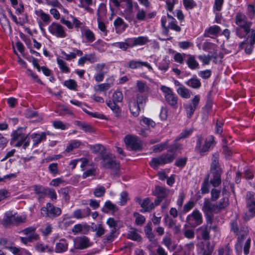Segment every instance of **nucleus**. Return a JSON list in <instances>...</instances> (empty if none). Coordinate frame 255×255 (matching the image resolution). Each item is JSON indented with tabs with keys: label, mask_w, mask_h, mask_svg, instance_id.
<instances>
[{
	"label": "nucleus",
	"mask_w": 255,
	"mask_h": 255,
	"mask_svg": "<svg viewBox=\"0 0 255 255\" xmlns=\"http://www.w3.org/2000/svg\"><path fill=\"white\" fill-rule=\"evenodd\" d=\"M24 130L22 128H18L11 133V144L17 147L23 145L24 149L29 146L30 139L27 138L28 134L25 133Z\"/></svg>",
	"instance_id": "1"
},
{
	"label": "nucleus",
	"mask_w": 255,
	"mask_h": 255,
	"mask_svg": "<svg viewBox=\"0 0 255 255\" xmlns=\"http://www.w3.org/2000/svg\"><path fill=\"white\" fill-rule=\"evenodd\" d=\"M101 164L103 167L110 169L116 174L120 168L119 163L116 160L115 156L110 152L102 153L101 156Z\"/></svg>",
	"instance_id": "2"
},
{
	"label": "nucleus",
	"mask_w": 255,
	"mask_h": 255,
	"mask_svg": "<svg viewBox=\"0 0 255 255\" xmlns=\"http://www.w3.org/2000/svg\"><path fill=\"white\" fill-rule=\"evenodd\" d=\"M175 156L173 153H166L156 158H153L150 161V165L156 169L158 166L172 162L175 159Z\"/></svg>",
	"instance_id": "3"
},
{
	"label": "nucleus",
	"mask_w": 255,
	"mask_h": 255,
	"mask_svg": "<svg viewBox=\"0 0 255 255\" xmlns=\"http://www.w3.org/2000/svg\"><path fill=\"white\" fill-rule=\"evenodd\" d=\"M160 89L164 93L166 102L173 108L176 109L178 108V97L174 93L173 90L165 86H161Z\"/></svg>",
	"instance_id": "4"
},
{
	"label": "nucleus",
	"mask_w": 255,
	"mask_h": 255,
	"mask_svg": "<svg viewBox=\"0 0 255 255\" xmlns=\"http://www.w3.org/2000/svg\"><path fill=\"white\" fill-rule=\"evenodd\" d=\"M41 214L43 217L52 219L59 216L61 214V210L60 208L55 207L52 204L48 203L46 207L41 208Z\"/></svg>",
	"instance_id": "5"
},
{
	"label": "nucleus",
	"mask_w": 255,
	"mask_h": 255,
	"mask_svg": "<svg viewBox=\"0 0 255 255\" xmlns=\"http://www.w3.org/2000/svg\"><path fill=\"white\" fill-rule=\"evenodd\" d=\"M200 96L195 95L191 100V103L184 105V108L188 118L190 119L195 110L199 108Z\"/></svg>",
	"instance_id": "6"
},
{
	"label": "nucleus",
	"mask_w": 255,
	"mask_h": 255,
	"mask_svg": "<svg viewBox=\"0 0 255 255\" xmlns=\"http://www.w3.org/2000/svg\"><path fill=\"white\" fill-rule=\"evenodd\" d=\"M255 43V29L251 31V35L248 36V38L241 42L239 46L240 49L245 48V52L250 54L253 50L254 45Z\"/></svg>",
	"instance_id": "7"
},
{
	"label": "nucleus",
	"mask_w": 255,
	"mask_h": 255,
	"mask_svg": "<svg viewBox=\"0 0 255 255\" xmlns=\"http://www.w3.org/2000/svg\"><path fill=\"white\" fill-rule=\"evenodd\" d=\"M49 32L57 38H63L67 36L65 28L60 24L52 22L48 28Z\"/></svg>",
	"instance_id": "8"
},
{
	"label": "nucleus",
	"mask_w": 255,
	"mask_h": 255,
	"mask_svg": "<svg viewBox=\"0 0 255 255\" xmlns=\"http://www.w3.org/2000/svg\"><path fill=\"white\" fill-rule=\"evenodd\" d=\"M202 141L203 138L201 136L198 137L196 147L201 153L206 152L209 150L214 142V137L210 136L207 137L203 145H202Z\"/></svg>",
	"instance_id": "9"
},
{
	"label": "nucleus",
	"mask_w": 255,
	"mask_h": 255,
	"mask_svg": "<svg viewBox=\"0 0 255 255\" xmlns=\"http://www.w3.org/2000/svg\"><path fill=\"white\" fill-rule=\"evenodd\" d=\"M202 222V214L198 210H194L186 218V222L189 226L192 227H196L201 224Z\"/></svg>",
	"instance_id": "10"
},
{
	"label": "nucleus",
	"mask_w": 255,
	"mask_h": 255,
	"mask_svg": "<svg viewBox=\"0 0 255 255\" xmlns=\"http://www.w3.org/2000/svg\"><path fill=\"white\" fill-rule=\"evenodd\" d=\"M125 142L127 147L131 150H139L141 148L140 140L137 136L128 135L125 137Z\"/></svg>",
	"instance_id": "11"
},
{
	"label": "nucleus",
	"mask_w": 255,
	"mask_h": 255,
	"mask_svg": "<svg viewBox=\"0 0 255 255\" xmlns=\"http://www.w3.org/2000/svg\"><path fill=\"white\" fill-rule=\"evenodd\" d=\"M74 246L75 249L84 250L91 247L93 245L88 237L82 236L76 237L74 241Z\"/></svg>",
	"instance_id": "12"
},
{
	"label": "nucleus",
	"mask_w": 255,
	"mask_h": 255,
	"mask_svg": "<svg viewBox=\"0 0 255 255\" xmlns=\"http://www.w3.org/2000/svg\"><path fill=\"white\" fill-rule=\"evenodd\" d=\"M236 24L247 31L248 29H251L252 22L248 20L245 14L238 12L236 15Z\"/></svg>",
	"instance_id": "13"
},
{
	"label": "nucleus",
	"mask_w": 255,
	"mask_h": 255,
	"mask_svg": "<svg viewBox=\"0 0 255 255\" xmlns=\"http://www.w3.org/2000/svg\"><path fill=\"white\" fill-rule=\"evenodd\" d=\"M223 184H225V183ZM222 197L216 204L219 210L225 209L229 205L230 192L227 190L225 185L222 189Z\"/></svg>",
	"instance_id": "14"
},
{
	"label": "nucleus",
	"mask_w": 255,
	"mask_h": 255,
	"mask_svg": "<svg viewBox=\"0 0 255 255\" xmlns=\"http://www.w3.org/2000/svg\"><path fill=\"white\" fill-rule=\"evenodd\" d=\"M219 155L216 153L213 155L210 166L211 175H220L222 173V170L219 163Z\"/></svg>",
	"instance_id": "15"
},
{
	"label": "nucleus",
	"mask_w": 255,
	"mask_h": 255,
	"mask_svg": "<svg viewBox=\"0 0 255 255\" xmlns=\"http://www.w3.org/2000/svg\"><path fill=\"white\" fill-rule=\"evenodd\" d=\"M135 201L142 207V209L140 211L141 212H149L154 208L153 203L150 202V200L149 198H145L143 199L136 198Z\"/></svg>",
	"instance_id": "16"
},
{
	"label": "nucleus",
	"mask_w": 255,
	"mask_h": 255,
	"mask_svg": "<svg viewBox=\"0 0 255 255\" xmlns=\"http://www.w3.org/2000/svg\"><path fill=\"white\" fill-rule=\"evenodd\" d=\"M202 210L206 215L213 213H217L219 210L216 204L212 203L208 198L204 199Z\"/></svg>",
	"instance_id": "17"
},
{
	"label": "nucleus",
	"mask_w": 255,
	"mask_h": 255,
	"mask_svg": "<svg viewBox=\"0 0 255 255\" xmlns=\"http://www.w3.org/2000/svg\"><path fill=\"white\" fill-rule=\"evenodd\" d=\"M50 134L49 131L42 132L41 133H32L30 137L32 139L33 146H37L41 142L46 140V136Z\"/></svg>",
	"instance_id": "18"
},
{
	"label": "nucleus",
	"mask_w": 255,
	"mask_h": 255,
	"mask_svg": "<svg viewBox=\"0 0 255 255\" xmlns=\"http://www.w3.org/2000/svg\"><path fill=\"white\" fill-rule=\"evenodd\" d=\"M128 66L132 69H140L143 66L148 68L149 71H152V66L147 62L142 61L140 60H132L128 62Z\"/></svg>",
	"instance_id": "19"
},
{
	"label": "nucleus",
	"mask_w": 255,
	"mask_h": 255,
	"mask_svg": "<svg viewBox=\"0 0 255 255\" xmlns=\"http://www.w3.org/2000/svg\"><path fill=\"white\" fill-rule=\"evenodd\" d=\"M114 25L115 27L116 33L118 34L123 33L128 26V25L120 17L115 19Z\"/></svg>",
	"instance_id": "20"
},
{
	"label": "nucleus",
	"mask_w": 255,
	"mask_h": 255,
	"mask_svg": "<svg viewBox=\"0 0 255 255\" xmlns=\"http://www.w3.org/2000/svg\"><path fill=\"white\" fill-rule=\"evenodd\" d=\"M186 63L188 68L192 70L199 69L200 67L199 63L197 61L196 56L194 55L188 54Z\"/></svg>",
	"instance_id": "21"
},
{
	"label": "nucleus",
	"mask_w": 255,
	"mask_h": 255,
	"mask_svg": "<svg viewBox=\"0 0 255 255\" xmlns=\"http://www.w3.org/2000/svg\"><path fill=\"white\" fill-rule=\"evenodd\" d=\"M221 29L218 25H214L206 28L204 33V36L210 37L211 35L217 36L221 32Z\"/></svg>",
	"instance_id": "22"
},
{
	"label": "nucleus",
	"mask_w": 255,
	"mask_h": 255,
	"mask_svg": "<svg viewBox=\"0 0 255 255\" xmlns=\"http://www.w3.org/2000/svg\"><path fill=\"white\" fill-rule=\"evenodd\" d=\"M151 225V223L150 222H148L144 227V231L146 237L148 238L149 242L152 243H155L156 242V240L155 239V235L152 232Z\"/></svg>",
	"instance_id": "23"
},
{
	"label": "nucleus",
	"mask_w": 255,
	"mask_h": 255,
	"mask_svg": "<svg viewBox=\"0 0 255 255\" xmlns=\"http://www.w3.org/2000/svg\"><path fill=\"white\" fill-rule=\"evenodd\" d=\"M90 213L91 210L89 208L83 210L77 209L73 212V216L76 219H81L88 217Z\"/></svg>",
	"instance_id": "24"
},
{
	"label": "nucleus",
	"mask_w": 255,
	"mask_h": 255,
	"mask_svg": "<svg viewBox=\"0 0 255 255\" xmlns=\"http://www.w3.org/2000/svg\"><path fill=\"white\" fill-rule=\"evenodd\" d=\"M81 33L82 36L86 38L88 42H93L96 39L95 34L89 28L82 29Z\"/></svg>",
	"instance_id": "25"
},
{
	"label": "nucleus",
	"mask_w": 255,
	"mask_h": 255,
	"mask_svg": "<svg viewBox=\"0 0 255 255\" xmlns=\"http://www.w3.org/2000/svg\"><path fill=\"white\" fill-rule=\"evenodd\" d=\"M154 193L157 197L163 199L169 194V190L164 187L156 186L155 188Z\"/></svg>",
	"instance_id": "26"
},
{
	"label": "nucleus",
	"mask_w": 255,
	"mask_h": 255,
	"mask_svg": "<svg viewBox=\"0 0 255 255\" xmlns=\"http://www.w3.org/2000/svg\"><path fill=\"white\" fill-rule=\"evenodd\" d=\"M68 243L65 239H61L56 245L55 252L58 253H62L67 251Z\"/></svg>",
	"instance_id": "27"
},
{
	"label": "nucleus",
	"mask_w": 255,
	"mask_h": 255,
	"mask_svg": "<svg viewBox=\"0 0 255 255\" xmlns=\"http://www.w3.org/2000/svg\"><path fill=\"white\" fill-rule=\"evenodd\" d=\"M172 53H174L173 59L175 62H177L180 64H183L184 60L187 58V55L188 54L184 53H179L176 52L174 50H171Z\"/></svg>",
	"instance_id": "28"
},
{
	"label": "nucleus",
	"mask_w": 255,
	"mask_h": 255,
	"mask_svg": "<svg viewBox=\"0 0 255 255\" xmlns=\"http://www.w3.org/2000/svg\"><path fill=\"white\" fill-rule=\"evenodd\" d=\"M185 84L193 89H199L201 86V83L196 77H193L185 81Z\"/></svg>",
	"instance_id": "29"
},
{
	"label": "nucleus",
	"mask_w": 255,
	"mask_h": 255,
	"mask_svg": "<svg viewBox=\"0 0 255 255\" xmlns=\"http://www.w3.org/2000/svg\"><path fill=\"white\" fill-rule=\"evenodd\" d=\"M147 100V97L146 95L138 94L136 95V99L132 101L135 102L141 108H143Z\"/></svg>",
	"instance_id": "30"
},
{
	"label": "nucleus",
	"mask_w": 255,
	"mask_h": 255,
	"mask_svg": "<svg viewBox=\"0 0 255 255\" xmlns=\"http://www.w3.org/2000/svg\"><path fill=\"white\" fill-rule=\"evenodd\" d=\"M198 58L202 62L203 65H209L211 60L214 58H217V54L208 55L202 54L198 55Z\"/></svg>",
	"instance_id": "31"
},
{
	"label": "nucleus",
	"mask_w": 255,
	"mask_h": 255,
	"mask_svg": "<svg viewBox=\"0 0 255 255\" xmlns=\"http://www.w3.org/2000/svg\"><path fill=\"white\" fill-rule=\"evenodd\" d=\"M116 229H111L109 234L106 235L103 239V242L104 244L110 243L114 241L117 237Z\"/></svg>",
	"instance_id": "32"
},
{
	"label": "nucleus",
	"mask_w": 255,
	"mask_h": 255,
	"mask_svg": "<svg viewBox=\"0 0 255 255\" xmlns=\"http://www.w3.org/2000/svg\"><path fill=\"white\" fill-rule=\"evenodd\" d=\"M177 92L178 94L183 98L189 99L191 96L190 90L183 85H181V86L177 89Z\"/></svg>",
	"instance_id": "33"
},
{
	"label": "nucleus",
	"mask_w": 255,
	"mask_h": 255,
	"mask_svg": "<svg viewBox=\"0 0 255 255\" xmlns=\"http://www.w3.org/2000/svg\"><path fill=\"white\" fill-rule=\"evenodd\" d=\"M129 107L131 113L134 117H135L139 115L140 110L142 109L140 106L136 104L135 103L132 101L129 103Z\"/></svg>",
	"instance_id": "34"
},
{
	"label": "nucleus",
	"mask_w": 255,
	"mask_h": 255,
	"mask_svg": "<svg viewBox=\"0 0 255 255\" xmlns=\"http://www.w3.org/2000/svg\"><path fill=\"white\" fill-rule=\"evenodd\" d=\"M253 29H255L253 28ZM253 29H249L246 31L245 30V29H243L241 27H237L236 29V35L240 38H243L245 37L246 36H249L251 35V31Z\"/></svg>",
	"instance_id": "35"
},
{
	"label": "nucleus",
	"mask_w": 255,
	"mask_h": 255,
	"mask_svg": "<svg viewBox=\"0 0 255 255\" xmlns=\"http://www.w3.org/2000/svg\"><path fill=\"white\" fill-rule=\"evenodd\" d=\"M81 144V141L77 140L74 139L71 140L70 143L67 146L66 149L65 151L67 152H69L71 151L74 149L77 148L79 147Z\"/></svg>",
	"instance_id": "36"
},
{
	"label": "nucleus",
	"mask_w": 255,
	"mask_h": 255,
	"mask_svg": "<svg viewBox=\"0 0 255 255\" xmlns=\"http://www.w3.org/2000/svg\"><path fill=\"white\" fill-rule=\"evenodd\" d=\"M57 63L62 72L65 73H68L70 72L69 68L67 66L66 63L63 60L60 58H57Z\"/></svg>",
	"instance_id": "37"
},
{
	"label": "nucleus",
	"mask_w": 255,
	"mask_h": 255,
	"mask_svg": "<svg viewBox=\"0 0 255 255\" xmlns=\"http://www.w3.org/2000/svg\"><path fill=\"white\" fill-rule=\"evenodd\" d=\"M35 14L41 18L42 21L45 23L50 21V15L45 13L42 9H37L35 11Z\"/></svg>",
	"instance_id": "38"
},
{
	"label": "nucleus",
	"mask_w": 255,
	"mask_h": 255,
	"mask_svg": "<svg viewBox=\"0 0 255 255\" xmlns=\"http://www.w3.org/2000/svg\"><path fill=\"white\" fill-rule=\"evenodd\" d=\"M202 238L204 240H208L210 239V229L207 226H202L199 229Z\"/></svg>",
	"instance_id": "39"
},
{
	"label": "nucleus",
	"mask_w": 255,
	"mask_h": 255,
	"mask_svg": "<svg viewBox=\"0 0 255 255\" xmlns=\"http://www.w3.org/2000/svg\"><path fill=\"white\" fill-rule=\"evenodd\" d=\"M170 61L166 58L162 59L158 65L159 70L166 72L169 69Z\"/></svg>",
	"instance_id": "40"
},
{
	"label": "nucleus",
	"mask_w": 255,
	"mask_h": 255,
	"mask_svg": "<svg viewBox=\"0 0 255 255\" xmlns=\"http://www.w3.org/2000/svg\"><path fill=\"white\" fill-rule=\"evenodd\" d=\"M210 183L214 187L219 186L221 183V177L220 175H211Z\"/></svg>",
	"instance_id": "41"
},
{
	"label": "nucleus",
	"mask_w": 255,
	"mask_h": 255,
	"mask_svg": "<svg viewBox=\"0 0 255 255\" xmlns=\"http://www.w3.org/2000/svg\"><path fill=\"white\" fill-rule=\"evenodd\" d=\"M128 238L133 241L139 242L141 240V236L135 231H130L128 234Z\"/></svg>",
	"instance_id": "42"
},
{
	"label": "nucleus",
	"mask_w": 255,
	"mask_h": 255,
	"mask_svg": "<svg viewBox=\"0 0 255 255\" xmlns=\"http://www.w3.org/2000/svg\"><path fill=\"white\" fill-rule=\"evenodd\" d=\"M52 125L55 128L61 130H65L68 128L69 127L68 125L65 124L60 121H55L53 122Z\"/></svg>",
	"instance_id": "43"
},
{
	"label": "nucleus",
	"mask_w": 255,
	"mask_h": 255,
	"mask_svg": "<svg viewBox=\"0 0 255 255\" xmlns=\"http://www.w3.org/2000/svg\"><path fill=\"white\" fill-rule=\"evenodd\" d=\"M168 143V140H166L163 143L154 145L153 146V151L154 152H159L162 151L167 147Z\"/></svg>",
	"instance_id": "44"
},
{
	"label": "nucleus",
	"mask_w": 255,
	"mask_h": 255,
	"mask_svg": "<svg viewBox=\"0 0 255 255\" xmlns=\"http://www.w3.org/2000/svg\"><path fill=\"white\" fill-rule=\"evenodd\" d=\"M98 28L102 32V35L106 36L107 35V30L106 26L104 22L102 21V18H97Z\"/></svg>",
	"instance_id": "45"
},
{
	"label": "nucleus",
	"mask_w": 255,
	"mask_h": 255,
	"mask_svg": "<svg viewBox=\"0 0 255 255\" xmlns=\"http://www.w3.org/2000/svg\"><path fill=\"white\" fill-rule=\"evenodd\" d=\"M136 86L138 91L140 93L147 92L149 90V88L147 85L145 83L140 81H137Z\"/></svg>",
	"instance_id": "46"
},
{
	"label": "nucleus",
	"mask_w": 255,
	"mask_h": 255,
	"mask_svg": "<svg viewBox=\"0 0 255 255\" xmlns=\"http://www.w3.org/2000/svg\"><path fill=\"white\" fill-rule=\"evenodd\" d=\"M247 204L249 211L251 215H250V217H247L246 218V219L249 220L250 218H252L255 215V202H253V201H250V202H248Z\"/></svg>",
	"instance_id": "47"
},
{
	"label": "nucleus",
	"mask_w": 255,
	"mask_h": 255,
	"mask_svg": "<svg viewBox=\"0 0 255 255\" xmlns=\"http://www.w3.org/2000/svg\"><path fill=\"white\" fill-rule=\"evenodd\" d=\"M107 11L106 6L104 3H101L97 10L98 18H102L105 15Z\"/></svg>",
	"instance_id": "48"
},
{
	"label": "nucleus",
	"mask_w": 255,
	"mask_h": 255,
	"mask_svg": "<svg viewBox=\"0 0 255 255\" xmlns=\"http://www.w3.org/2000/svg\"><path fill=\"white\" fill-rule=\"evenodd\" d=\"M183 3L186 9H192L197 5L194 0H183Z\"/></svg>",
	"instance_id": "49"
},
{
	"label": "nucleus",
	"mask_w": 255,
	"mask_h": 255,
	"mask_svg": "<svg viewBox=\"0 0 255 255\" xmlns=\"http://www.w3.org/2000/svg\"><path fill=\"white\" fill-rule=\"evenodd\" d=\"M164 219L165 223L170 229L173 228V227L175 226V225L176 224V220L172 219L167 215L164 217Z\"/></svg>",
	"instance_id": "50"
},
{
	"label": "nucleus",
	"mask_w": 255,
	"mask_h": 255,
	"mask_svg": "<svg viewBox=\"0 0 255 255\" xmlns=\"http://www.w3.org/2000/svg\"><path fill=\"white\" fill-rule=\"evenodd\" d=\"M148 41L149 39L147 36H140L135 37V42H136V46L144 45Z\"/></svg>",
	"instance_id": "51"
},
{
	"label": "nucleus",
	"mask_w": 255,
	"mask_h": 255,
	"mask_svg": "<svg viewBox=\"0 0 255 255\" xmlns=\"http://www.w3.org/2000/svg\"><path fill=\"white\" fill-rule=\"evenodd\" d=\"M123 99V95L121 91L116 90L113 95V100L114 102H121Z\"/></svg>",
	"instance_id": "52"
},
{
	"label": "nucleus",
	"mask_w": 255,
	"mask_h": 255,
	"mask_svg": "<svg viewBox=\"0 0 255 255\" xmlns=\"http://www.w3.org/2000/svg\"><path fill=\"white\" fill-rule=\"evenodd\" d=\"M133 216L135 218V223L137 225H142L145 221V218L142 215L138 213H134Z\"/></svg>",
	"instance_id": "53"
},
{
	"label": "nucleus",
	"mask_w": 255,
	"mask_h": 255,
	"mask_svg": "<svg viewBox=\"0 0 255 255\" xmlns=\"http://www.w3.org/2000/svg\"><path fill=\"white\" fill-rule=\"evenodd\" d=\"M77 126H79L85 132H91L92 131L91 127L90 125L80 121H77Z\"/></svg>",
	"instance_id": "54"
},
{
	"label": "nucleus",
	"mask_w": 255,
	"mask_h": 255,
	"mask_svg": "<svg viewBox=\"0 0 255 255\" xmlns=\"http://www.w3.org/2000/svg\"><path fill=\"white\" fill-rule=\"evenodd\" d=\"M167 28L177 32H180L181 31V28L177 24L176 20H173L168 22Z\"/></svg>",
	"instance_id": "55"
},
{
	"label": "nucleus",
	"mask_w": 255,
	"mask_h": 255,
	"mask_svg": "<svg viewBox=\"0 0 255 255\" xmlns=\"http://www.w3.org/2000/svg\"><path fill=\"white\" fill-rule=\"evenodd\" d=\"M64 85L69 89L72 90H76V88L77 87L76 81L73 79L65 81L64 82Z\"/></svg>",
	"instance_id": "56"
},
{
	"label": "nucleus",
	"mask_w": 255,
	"mask_h": 255,
	"mask_svg": "<svg viewBox=\"0 0 255 255\" xmlns=\"http://www.w3.org/2000/svg\"><path fill=\"white\" fill-rule=\"evenodd\" d=\"M166 9L172 12L174 8L175 4H177L178 2V0H166Z\"/></svg>",
	"instance_id": "57"
},
{
	"label": "nucleus",
	"mask_w": 255,
	"mask_h": 255,
	"mask_svg": "<svg viewBox=\"0 0 255 255\" xmlns=\"http://www.w3.org/2000/svg\"><path fill=\"white\" fill-rule=\"evenodd\" d=\"M105 191L104 186H98L95 189L94 194L96 197H101L105 194Z\"/></svg>",
	"instance_id": "58"
},
{
	"label": "nucleus",
	"mask_w": 255,
	"mask_h": 255,
	"mask_svg": "<svg viewBox=\"0 0 255 255\" xmlns=\"http://www.w3.org/2000/svg\"><path fill=\"white\" fill-rule=\"evenodd\" d=\"M15 219V216H13L11 213H6L4 217L3 221L6 225H10L12 224Z\"/></svg>",
	"instance_id": "59"
},
{
	"label": "nucleus",
	"mask_w": 255,
	"mask_h": 255,
	"mask_svg": "<svg viewBox=\"0 0 255 255\" xmlns=\"http://www.w3.org/2000/svg\"><path fill=\"white\" fill-rule=\"evenodd\" d=\"M136 18L138 21H143L146 18V13L143 9H139L136 14Z\"/></svg>",
	"instance_id": "60"
},
{
	"label": "nucleus",
	"mask_w": 255,
	"mask_h": 255,
	"mask_svg": "<svg viewBox=\"0 0 255 255\" xmlns=\"http://www.w3.org/2000/svg\"><path fill=\"white\" fill-rule=\"evenodd\" d=\"M193 46V44L189 41H183L178 42V46L183 50H186Z\"/></svg>",
	"instance_id": "61"
},
{
	"label": "nucleus",
	"mask_w": 255,
	"mask_h": 255,
	"mask_svg": "<svg viewBox=\"0 0 255 255\" xmlns=\"http://www.w3.org/2000/svg\"><path fill=\"white\" fill-rule=\"evenodd\" d=\"M48 170L52 174L55 176L58 174V164L57 163L50 164L48 166Z\"/></svg>",
	"instance_id": "62"
},
{
	"label": "nucleus",
	"mask_w": 255,
	"mask_h": 255,
	"mask_svg": "<svg viewBox=\"0 0 255 255\" xmlns=\"http://www.w3.org/2000/svg\"><path fill=\"white\" fill-rule=\"evenodd\" d=\"M140 123L141 125H146L148 128L151 127L153 128L155 126V123L152 120L150 119L147 118H143L141 121Z\"/></svg>",
	"instance_id": "63"
},
{
	"label": "nucleus",
	"mask_w": 255,
	"mask_h": 255,
	"mask_svg": "<svg viewBox=\"0 0 255 255\" xmlns=\"http://www.w3.org/2000/svg\"><path fill=\"white\" fill-rule=\"evenodd\" d=\"M248 14L250 18L253 19L255 16V6L253 4H249L247 7Z\"/></svg>",
	"instance_id": "64"
}]
</instances>
